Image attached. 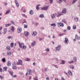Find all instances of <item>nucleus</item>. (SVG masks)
<instances>
[{
	"label": "nucleus",
	"mask_w": 80,
	"mask_h": 80,
	"mask_svg": "<svg viewBox=\"0 0 80 80\" xmlns=\"http://www.w3.org/2000/svg\"><path fill=\"white\" fill-rule=\"evenodd\" d=\"M70 68H72V69H73V68H74V67H73V66L71 65L70 66Z\"/></svg>",
	"instance_id": "58836bf2"
},
{
	"label": "nucleus",
	"mask_w": 80,
	"mask_h": 80,
	"mask_svg": "<svg viewBox=\"0 0 80 80\" xmlns=\"http://www.w3.org/2000/svg\"><path fill=\"white\" fill-rule=\"evenodd\" d=\"M22 15L24 17H25V18H27V16H26L24 14H22Z\"/></svg>",
	"instance_id": "8fccbe9b"
},
{
	"label": "nucleus",
	"mask_w": 80,
	"mask_h": 80,
	"mask_svg": "<svg viewBox=\"0 0 80 80\" xmlns=\"http://www.w3.org/2000/svg\"><path fill=\"white\" fill-rule=\"evenodd\" d=\"M7 28H5L4 31V34H5V33H6V32H7Z\"/></svg>",
	"instance_id": "412c9836"
},
{
	"label": "nucleus",
	"mask_w": 80,
	"mask_h": 80,
	"mask_svg": "<svg viewBox=\"0 0 80 80\" xmlns=\"http://www.w3.org/2000/svg\"><path fill=\"white\" fill-rule=\"evenodd\" d=\"M8 39H10V38H12V36H8Z\"/></svg>",
	"instance_id": "3c124183"
},
{
	"label": "nucleus",
	"mask_w": 80,
	"mask_h": 80,
	"mask_svg": "<svg viewBox=\"0 0 80 80\" xmlns=\"http://www.w3.org/2000/svg\"><path fill=\"white\" fill-rule=\"evenodd\" d=\"M11 22L12 23V25H15V22H13V21H12Z\"/></svg>",
	"instance_id": "e433bc0d"
},
{
	"label": "nucleus",
	"mask_w": 80,
	"mask_h": 80,
	"mask_svg": "<svg viewBox=\"0 0 80 80\" xmlns=\"http://www.w3.org/2000/svg\"><path fill=\"white\" fill-rule=\"evenodd\" d=\"M51 26H52V27H56V24L55 23L51 24Z\"/></svg>",
	"instance_id": "7c9ffc66"
},
{
	"label": "nucleus",
	"mask_w": 80,
	"mask_h": 80,
	"mask_svg": "<svg viewBox=\"0 0 80 80\" xmlns=\"http://www.w3.org/2000/svg\"><path fill=\"white\" fill-rule=\"evenodd\" d=\"M46 52H50V49H49V48H47L45 50Z\"/></svg>",
	"instance_id": "c756f323"
},
{
	"label": "nucleus",
	"mask_w": 80,
	"mask_h": 80,
	"mask_svg": "<svg viewBox=\"0 0 80 80\" xmlns=\"http://www.w3.org/2000/svg\"><path fill=\"white\" fill-rule=\"evenodd\" d=\"M6 49L7 50H10V47L9 46H7L6 47Z\"/></svg>",
	"instance_id": "aec40b11"
},
{
	"label": "nucleus",
	"mask_w": 80,
	"mask_h": 80,
	"mask_svg": "<svg viewBox=\"0 0 80 80\" xmlns=\"http://www.w3.org/2000/svg\"><path fill=\"white\" fill-rule=\"evenodd\" d=\"M64 42L66 44H68V40H65V41Z\"/></svg>",
	"instance_id": "a19ab883"
},
{
	"label": "nucleus",
	"mask_w": 80,
	"mask_h": 80,
	"mask_svg": "<svg viewBox=\"0 0 80 80\" xmlns=\"http://www.w3.org/2000/svg\"><path fill=\"white\" fill-rule=\"evenodd\" d=\"M18 61L19 64L21 65H22V61L21 60L19 59Z\"/></svg>",
	"instance_id": "9d476101"
},
{
	"label": "nucleus",
	"mask_w": 80,
	"mask_h": 80,
	"mask_svg": "<svg viewBox=\"0 0 80 80\" xmlns=\"http://www.w3.org/2000/svg\"><path fill=\"white\" fill-rule=\"evenodd\" d=\"M57 25L58 27H63V24L62 23L58 22L57 23Z\"/></svg>",
	"instance_id": "f03ea898"
},
{
	"label": "nucleus",
	"mask_w": 80,
	"mask_h": 80,
	"mask_svg": "<svg viewBox=\"0 0 80 80\" xmlns=\"http://www.w3.org/2000/svg\"><path fill=\"white\" fill-rule=\"evenodd\" d=\"M37 34V32L36 31H34L32 33V37H35Z\"/></svg>",
	"instance_id": "20e7f679"
},
{
	"label": "nucleus",
	"mask_w": 80,
	"mask_h": 80,
	"mask_svg": "<svg viewBox=\"0 0 80 80\" xmlns=\"http://www.w3.org/2000/svg\"><path fill=\"white\" fill-rule=\"evenodd\" d=\"M7 65L10 66L11 65V62H9L7 64Z\"/></svg>",
	"instance_id": "a878e982"
},
{
	"label": "nucleus",
	"mask_w": 80,
	"mask_h": 80,
	"mask_svg": "<svg viewBox=\"0 0 80 80\" xmlns=\"http://www.w3.org/2000/svg\"><path fill=\"white\" fill-rule=\"evenodd\" d=\"M73 61L72 60V61L71 62H70V61L68 62L69 63H73Z\"/></svg>",
	"instance_id": "de8ad7c7"
},
{
	"label": "nucleus",
	"mask_w": 80,
	"mask_h": 80,
	"mask_svg": "<svg viewBox=\"0 0 80 80\" xmlns=\"http://www.w3.org/2000/svg\"><path fill=\"white\" fill-rule=\"evenodd\" d=\"M25 35L26 36V37H27L29 35V33L28 32H25Z\"/></svg>",
	"instance_id": "2eb2a0df"
},
{
	"label": "nucleus",
	"mask_w": 80,
	"mask_h": 80,
	"mask_svg": "<svg viewBox=\"0 0 80 80\" xmlns=\"http://www.w3.org/2000/svg\"><path fill=\"white\" fill-rule=\"evenodd\" d=\"M18 43L19 44L20 48H22L23 50H25L26 49V46L24 45L25 44L24 43H21L19 42H18Z\"/></svg>",
	"instance_id": "f257e3e1"
},
{
	"label": "nucleus",
	"mask_w": 80,
	"mask_h": 80,
	"mask_svg": "<svg viewBox=\"0 0 80 80\" xmlns=\"http://www.w3.org/2000/svg\"><path fill=\"white\" fill-rule=\"evenodd\" d=\"M10 45H11V47L12 48H13V43L12 42L11 43Z\"/></svg>",
	"instance_id": "473e14b6"
},
{
	"label": "nucleus",
	"mask_w": 80,
	"mask_h": 80,
	"mask_svg": "<svg viewBox=\"0 0 80 80\" xmlns=\"http://www.w3.org/2000/svg\"><path fill=\"white\" fill-rule=\"evenodd\" d=\"M18 33H21L22 32V28H19L18 29Z\"/></svg>",
	"instance_id": "6e6552de"
},
{
	"label": "nucleus",
	"mask_w": 80,
	"mask_h": 80,
	"mask_svg": "<svg viewBox=\"0 0 80 80\" xmlns=\"http://www.w3.org/2000/svg\"><path fill=\"white\" fill-rule=\"evenodd\" d=\"M64 33H62V34H59V36H63V35H64Z\"/></svg>",
	"instance_id": "c03bdc74"
},
{
	"label": "nucleus",
	"mask_w": 80,
	"mask_h": 80,
	"mask_svg": "<svg viewBox=\"0 0 80 80\" xmlns=\"http://www.w3.org/2000/svg\"><path fill=\"white\" fill-rule=\"evenodd\" d=\"M74 20L75 22H78V18L75 17L74 18Z\"/></svg>",
	"instance_id": "f8f14e48"
},
{
	"label": "nucleus",
	"mask_w": 80,
	"mask_h": 80,
	"mask_svg": "<svg viewBox=\"0 0 80 80\" xmlns=\"http://www.w3.org/2000/svg\"><path fill=\"white\" fill-rule=\"evenodd\" d=\"M7 55L8 56H10V55H11V52H10V51H8L7 52Z\"/></svg>",
	"instance_id": "6ab92c4d"
},
{
	"label": "nucleus",
	"mask_w": 80,
	"mask_h": 80,
	"mask_svg": "<svg viewBox=\"0 0 80 80\" xmlns=\"http://www.w3.org/2000/svg\"><path fill=\"white\" fill-rule=\"evenodd\" d=\"M35 42H32V47H34V46H35Z\"/></svg>",
	"instance_id": "b1692460"
},
{
	"label": "nucleus",
	"mask_w": 80,
	"mask_h": 80,
	"mask_svg": "<svg viewBox=\"0 0 80 80\" xmlns=\"http://www.w3.org/2000/svg\"><path fill=\"white\" fill-rule=\"evenodd\" d=\"M57 15V14L54 13L51 15V17L52 18H55V17Z\"/></svg>",
	"instance_id": "0eeeda50"
},
{
	"label": "nucleus",
	"mask_w": 80,
	"mask_h": 80,
	"mask_svg": "<svg viewBox=\"0 0 80 80\" xmlns=\"http://www.w3.org/2000/svg\"><path fill=\"white\" fill-rule=\"evenodd\" d=\"M62 46L60 45H59L56 48V49L57 51H58L60 50V47H61Z\"/></svg>",
	"instance_id": "423d86ee"
},
{
	"label": "nucleus",
	"mask_w": 80,
	"mask_h": 80,
	"mask_svg": "<svg viewBox=\"0 0 80 80\" xmlns=\"http://www.w3.org/2000/svg\"><path fill=\"white\" fill-rule=\"evenodd\" d=\"M10 12V10H8L5 13V14L6 15L7 14H8V13H9Z\"/></svg>",
	"instance_id": "393cba45"
},
{
	"label": "nucleus",
	"mask_w": 80,
	"mask_h": 80,
	"mask_svg": "<svg viewBox=\"0 0 80 80\" xmlns=\"http://www.w3.org/2000/svg\"><path fill=\"white\" fill-rule=\"evenodd\" d=\"M65 40H68V38H65Z\"/></svg>",
	"instance_id": "774afa93"
},
{
	"label": "nucleus",
	"mask_w": 80,
	"mask_h": 80,
	"mask_svg": "<svg viewBox=\"0 0 80 80\" xmlns=\"http://www.w3.org/2000/svg\"><path fill=\"white\" fill-rule=\"evenodd\" d=\"M33 65H34V66H35V65H36V63H35V62H34L33 63Z\"/></svg>",
	"instance_id": "4d7b16f0"
},
{
	"label": "nucleus",
	"mask_w": 80,
	"mask_h": 80,
	"mask_svg": "<svg viewBox=\"0 0 80 80\" xmlns=\"http://www.w3.org/2000/svg\"><path fill=\"white\" fill-rule=\"evenodd\" d=\"M44 70L47 72V68H45L44 69Z\"/></svg>",
	"instance_id": "0e129e2a"
},
{
	"label": "nucleus",
	"mask_w": 80,
	"mask_h": 80,
	"mask_svg": "<svg viewBox=\"0 0 80 80\" xmlns=\"http://www.w3.org/2000/svg\"><path fill=\"white\" fill-rule=\"evenodd\" d=\"M46 78L47 80H49V77H46Z\"/></svg>",
	"instance_id": "6e6d98bb"
},
{
	"label": "nucleus",
	"mask_w": 80,
	"mask_h": 80,
	"mask_svg": "<svg viewBox=\"0 0 80 80\" xmlns=\"http://www.w3.org/2000/svg\"><path fill=\"white\" fill-rule=\"evenodd\" d=\"M68 74L69 75H70V76H72V72L70 71V70H69L68 71Z\"/></svg>",
	"instance_id": "1a4fd4ad"
},
{
	"label": "nucleus",
	"mask_w": 80,
	"mask_h": 80,
	"mask_svg": "<svg viewBox=\"0 0 80 80\" xmlns=\"http://www.w3.org/2000/svg\"><path fill=\"white\" fill-rule=\"evenodd\" d=\"M26 61H30V59L28 58L26 59Z\"/></svg>",
	"instance_id": "49530a36"
},
{
	"label": "nucleus",
	"mask_w": 80,
	"mask_h": 80,
	"mask_svg": "<svg viewBox=\"0 0 80 80\" xmlns=\"http://www.w3.org/2000/svg\"><path fill=\"white\" fill-rule=\"evenodd\" d=\"M30 72H31V69H28V72H29V75H31V74H30Z\"/></svg>",
	"instance_id": "dca6fc26"
},
{
	"label": "nucleus",
	"mask_w": 80,
	"mask_h": 80,
	"mask_svg": "<svg viewBox=\"0 0 80 80\" xmlns=\"http://www.w3.org/2000/svg\"><path fill=\"white\" fill-rule=\"evenodd\" d=\"M35 70L33 69L32 70V72H33V73H35Z\"/></svg>",
	"instance_id": "680f3d73"
},
{
	"label": "nucleus",
	"mask_w": 80,
	"mask_h": 80,
	"mask_svg": "<svg viewBox=\"0 0 80 80\" xmlns=\"http://www.w3.org/2000/svg\"><path fill=\"white\" fill-rule=\"evenodd\" d=\"M2 62H5V61H6V59L5 58H3L2 59Z\"/></svg>",
	"instance_id": "72a5a7b5"
},
{
	"label": "nucleus",
	"mask_w": 80,
	"mask_h": 80,
	"mask_svg": "<svg viewBox=\"0 0 80 80\" xmlns=\"http://www.w3.org/2000/svg\"><path fill=\"white\" fill-rule=\"evenodd\" d=\"M4 5L5 6H6V5H7V2H4Z\"/></svg>",
	"instance_id": "13d9d810"
},
{
	"label": "nucleus",
	"mask_w": 80,
	"mask_h": 80,
	"mask_svg": "<svg viewBox=\"0 0 80 80\" xmlns=\"http://www.w3.org/2000/svg\"><path fill=\"white\" fill-rule=\"evenodd\" d=\"M67 29L68 30H70L71 29V28L70 26H68L67 27Z\"/></svg>",
	"instance_id": "f704fd0d"
},
{
	"label": "nucleus",
	"mask_w": 80,
	"mask_h": 80,
	"mask_svg": "<svg viewBox=\"0 0 80 80\" xmlns=\"http://www.w3.org/2000/svg\"><path fill=\"white\" fill-rule=\"evenodd\" d=\"M15 3L17 5V7H19V4H18V2L17 0L15 1Z\"/></svg>",
	"instance_id": "9b49d317"
},
{
	"label": "nucleus",
	"mask_w": 80,
	"mask_h": 80,
	"mask_svg": "<svg viewBox=\"0 0 80 80\" xmlns=\"http://www.w3.org/2000/svg\"><path fill=\"white\" fill-rule=\"evenodd\" d=\"M24 28H27L28 27L27 25L26 24H24Z\"/></svg>",
	"instance_id": "c9c22d12"
},
{
	"label": "nucleus",
	"mask_w": 80,
	"mask_h": 80,
	"mask_svg": "<svg viewBox=\"0 0 80 80\" xmlns=\"http://www.w3.org/2000/svg\"><path fill=\"white\" fill-rule=\"evenodd\" d=\"M36 9L37 10H38L39 9H40V8H39V7L38 6H36Z\"/></svg>",
	"instance_id": "ea45409f"
},
{
	"label": "nucleus",
	"mask_w": 80,
	"mask_h": 80,
	"mask_svg": "<svg viewBox=\"0 0 80 80\" xmlns=\"http://www.w3.org/2000/svg\"><path fill=\"white\" fill-rule=\"evenodd\" d=\"M77 0H73L72 2V3H75L76 2V1H77Z\"/></svg>",
	"instance_id": "603ef678"
},
{
	"label": "nucleus",
	"mask_w": 80,
	"mask_h": 80,
	"mask_svg": "<svg viewBox=\"0 0 80 80\" xmlns=\"http://www.w3.org/2000/svg\"><path fill=\"white\" fill-rule=\"evenodd\" d=\"M50 3H52L53 2V0H49Z\"/></svg>",
	"instance_id": "5fc2aeb1"
},
{
	"label": "nucleus",
	"mask_w": 80,
	"mask_h": 80,
	"mask_svg": "<svg viewBox=\"0 0 80 80\" xmlns=\"http://www.w3.org/2000/svg\"><path fill=\"white\" fill-rule=\"evenodd\" d=\"M38 25V22L36 23L35 25Z\"/></svg>",
	"instance_id": "e2e57ef3"
},
{
	"label": "nucleus",
	"mask_w": 80,
	"mask_h": 80,
	"mask_svg": "<svg viewBox=\"0 0 80 80\" xmlns=\"http://www.w3.org/2000/svg\"><path fill=\"white\" fill-rule=\"evenodd\" d=\"M15 30V28L14 26H12L11 29V30L12 32H14V30Z\"/></svg>",
	"instance_id": "a211bd4d"
},
{
	"label": "nucleus",
	"mask_w": 80,
	"mask_h": 80,
	"mask_svg": "<svg viewBox=\"0 0 80 80\" xmlns=\"http://www.w3.org/2000/svg\"><path fill=\"white\" fill-rule=\"evenodd\" d=\"M35 80H38V77L36 78H34Z\"/></svg>",
	"instance_id": "bf43d9fd"
},
{
	"label": "nucleus",
	"mask_w": 80,
	"mask_h": 80,
	"mask_svg": "<svg viewBox=\"0 0 80 80\" xmlns=\"http://www.w3.org/2000/svg\"><path fill=\"white\" fill-rule=\"evenodd\" d=\"M66 9L64 8L62 9V13H66Z\"/></svg>",
	"instance_id": "ddd939ff"
},
{
	"label": "nucleus",
	"mask_w": 80,
	"mask_h": 80,
	"mask_svg": "<svg viewBox=\"0 0 80 80\" xmlns=\"http://www.w3.org/2000/svg\"><path fill=\"white\" fill-rule=\"evenodd\" d=\"M48 6L44 7L42 8V10H48Z\"/></svg>",
	"instance_id": "39448f33"
},
{
	"label": "nucleus",
	"mask_w": 80,
	"mask_h": 80,
	"mask_svg": "<svg viewBox=\"0 0 80 80\" xmlns=\"http://www.w3.org/2000/svg\"><path fill=\"white\" fill-rule=\"evenodd\" d=\"M2 29V27H0V31Z\"/></svg>",
	"instance_id": "69168bd1"
},
{
	"label": "nucleus",
	"mask_w": 80,
	"mask_h": 80,
	"mask_svg": "<svg viewBox=\"0 0 80 80\" xmlns=\"http://www.w3.org/2000/svg\"><path fill=\"white\" fill-rule=\"evenodd\" d=\"M62 80H65V79H64V78H63L62 77Z\"/></svg>",
	"instance_id": "338daca9"
},
{
	"label": "nucleus",
	"mask_w": 80,
	"mask_h": 80,
	"mask_svg": "<svg viewBox=\"0 0 80 80\" xmlns=\"http://www.w3.org/2000/svg\"><path fill=\"white\" fill-rule=\"evenodd\" d=\"M40 18H44V15L43 14H40L39 16Z\"/></svg>",
	"instance_id": "5701e85b"
},
{
	"label": "nucleus",
	"mask_w": 80,
	"mask_h": 80,
	"mask_svg": "<svg viewBox=\"0 0 80 80\" xmlns=\"http://www.w3.org/2000/svg\"><path fill=\"white\" fill-rule=\"evenodd\" d=\"M7 69H8V68H7V67H4L3 68V70L4 71H6L7 70Z\"/></svg>",
	"instance_id": "4be33fe9"
},
{
	"label": "nucleus",
	"mask_w": 80,
	"mask_h": 80,
	"mask_svg": "<svg viewBox=\"0 0 80 80\" xmlns=\"http://www.w3.org/2000/svg\"><path fill=\"white\" fill-rule=\"evenodd\" d=\"M73 28L74 30H75L77 28V26L76 25H74L73 27Z\"/></svg>",
	"instance_id": "bb28decb"
},
{
	"label": "nucleus",
	"mask_w": 80,
	"mask_h": 80,
	"mask_svg": "<svg viewBox=\"0 0 80 80\" xmlns=\"http://www.w3.org/2000/svg\"><path fill=\"white\" fill-rule=\"evenodd\" d=\"M9 73H10V74L11 75H13V72H9Z\"/></svg>",
	"instance_id": "09e8293b"
},
{
	"label": "nucleus",
	"mask_w": 80,
	"mask_h": 80,
	"mask_svg": "<svg viewBox=\"0 0 80 80\" xmlns=\"http://www.w3.org/2000/svg\"><path fill=\"white\" fill-rule=\"evenodd\" d=\"M73 60H74L75 62H77V58L74 57L73 59Z\"/></svg>",
	"instance_id": "c85d7f7f"
},
{
	"label": "nucleus",
	"mask_w": 80,
	"mask_h": 80,
	"mask_svg": "<svg viewBox=\"0 0 80 80\" xmlns=\"http://www.w3.org/2000/svg\"><path fill=\"white\" fill-rule=\"evenodd\" d=\"M11 25V23H9L8 24H7L6 25V27H9Z\"/></svg>",
	"instance_id": "cd10ccee"
},
{
	"label": "nucleus",
	"mask_w": 80,
	"mask_h": 80,
	"mask_svg": "<svg viewBox=\"0 0 80 80\" xmlns=\"http://www.w3.org/2000/svg\"><path fill=\"white\" fill-rule=\"evenodd\" d=\"M0 78H1V79H3V77H2V76H1V75H0Z\"/></svg>",
	"instance_id": "864d4df0"
},
{
	"label": "nucleus",
	"mask_w": 80,
	"mask_h": 80,
	"mask_svg": "<svg viewBox=\"0 0 80 80\" xmlns=\"http://www.w3.org/2000/svg\"><path fill=\"white\" fill-rule=\"evenodd\" d=\"M0 67H1V65L0 64ZM0 72H2V68H0Z\"/></svg>",
	"instance_id": "37998d69"
},
{
	"label": "nucleus",
	"mask_w": 80,
	"mask_h": 80,
	"mask_svg": "<svg viewBox=\"0 0 80 80\" xmlns=\"http://www.w3.org/2000/svg\"><path fill=\"white\" fill-rule=\"evenodd\" d=\"M62 21L64 23H67V22H66V21H65V19H63L62 20Z\"/></svg>",
	"instance_id": "4c0bfd02"
},
{
	"label": "nucleus",
	"mask_w": 80,
	"mask_h": 80,
	"mask_svg": "<svg viewBox=\"0 0 80 80\" xmlns=\"http://www.w3.org/2000/svg\"><path fill=\"white\" fill-rule=\"evenodd\" d=\"M65 61L62 60L61 62V64H65Z\"/></svg>",
	"instance_id": "2f4dec72"
},
{
	"label": "nucleus",
	"mask_w": 80,
	"mask_h": 80,
	"mask_svg": "<svg viewBox=\"0 0 80 80\" xmlns=\"http://www.w3.org/2000/svg\"><path fill=\"white\" fill-rule=\"evenodd\" d=\"M54 66L57 68H58V66H57V65H54Z\"/></svg>",
	"instance_id": "79ce46f5"
},
{
	"label": "nucleus",
	"mask_w": 80,
	"mask_h": 80,
	"mask_svg": "<svg viewBox=\"0 0 80 80\" xmlns=\"http://www.w3.org/2000/svg\"><path fill=\"white\" fill-rule=\"evenodd\" d=\"M22 12H24V13H25L26 12V10H25V9H24Z\"/></svg>",
	"instance_id": "052dcab7"
},
{
	"label": "nucleus",
	"mask_w": 80,
	"mask_h": 80,
	"mask_svg": "<svg viewBox=\"0 0 80 80\" xmlns=\"http://www.w3.org/2000/svg\"><path fill=\"white\" fill-rule=\"evenodd\" d=\"M12 68L13 70H16L17 69V67H16V64L15 63H13L12 65Z\"/></svg>",
	"instance_id": "7ed1b4c3"
},
{
	"label": "nucleus",
	"mask_w": 80,
	"mask_h": 80,
	"mask_svg": "<svg viewBox=\"0 0 80 80\" xmlns=\"http://www.w3.org/2000/svg\"><path fill=\"white\" fill-rule=\"evenodd\" d=\"M29 14H30V15H33V10H30L29 11Z\"/></svg>",
	"instance_id": "4468645a"
},
{
	"label": "nucleus",
	"mask_w": 80,
	"mask_h": 80,
	"mask_svg": "<svg viewBox=\"0 0 80 80\" xmlns=\"http://www.w3.org/2000/svg\"><path fill=\"white\" fill-rule=\"evenodd\" d=\"M76 39L77 40H80V37H78V35H76Z\"/></svg>",
	"instance_id": "f3484780"
},
{
	"label": "nucleus",
	"mask_w": 80,
	"mask_h": 80,
	"mask_svg": "<svg viewBox=\"0 0 80 80\" xmlns=\"http://www.w3.org/2000/svg\"><path fill=\"white\" fill-rule=\"evenodd\" d=\"M61 15H62V14H60V13H58V15L57 16V17H60L61 16Z\"/></svg>",
	"instance_id": "a18cd8bd"
}]
</instances>
